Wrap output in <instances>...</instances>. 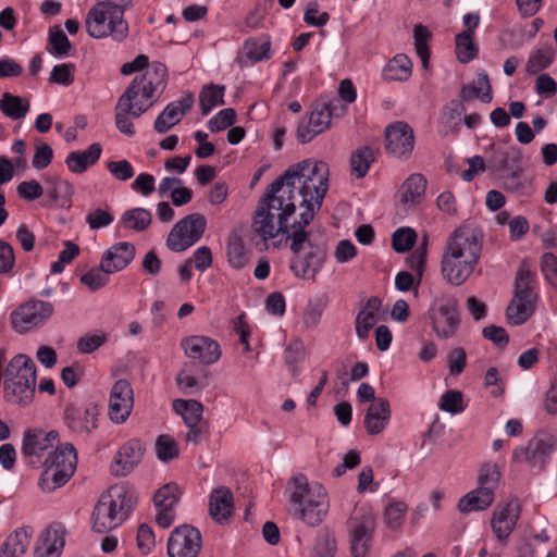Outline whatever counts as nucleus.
I'll use <instances>...</instances> for the list:
<instances>
[{
  "label": "nucleus",
  "mask_w": 557,
  "mask_h": 557,
  "mask_svg": "<svg viewBox=\"0 0 557 557\" xmlns=\"http://www.w3.org/2000/svg\"><path fill=\"white\" fill-rule=\"evenodd\" d=\"M478 262L466 260L465 258H455L442 256L441 271L444 280L454 285L460 286L472 274Z\"/></svg>",
  "instance_id": "24"
},
{
  "label": "nucleus",
  "mask_w": 557,
  "mask_h": 557,
  "mask_svg": "<svg viewBox=\"0 0 557 557\" xmlns=\"http://www.w3.org/2000/svg\"><path fill=\"white\" fill-rule=\"evenodd\" d=\"M440 409L450 413H459L465 410L463 396L459 391H447L441 398Z\"/></svg>",
  "instance_id": "56"
},
{
  "label": "nucleus",
  "mask_w": 557,
  "mask_h": 557,
  "mask_svg": "<svg viewBox=\"0 0 557 557\" xmlns=\"http://www.w3.org/2000/svg\"><path fill=\"white\" fill-rule=\"evenodd\" d=\"M107 341L104 333L85 334L77 341V349L82 354H91Z\"/></svg>",
  "instance_id": "59"
},
{
  "label": "nucleus",
  "mask_w": 557,
  "mask_h": 557,
  "mask_svg": "<svg viewBox=\"0 0 557 557\" xmlns=\"http://www.w3.org/2000/svg\"><path fill=\"white\" fill-rule=\"evenodd\" d=\"M137 547L144 554H149L156 544L152 529L148 524H140L137 531Z\"/></svg>",
  "instance_id": "62"
},
{
  "label": "nucleus",
  "mask_w": 557,
  "mask_h": 557,
  "mask_svg": "<svg viewBox=\"0 0 557 557\" xmlns=\"http://www.w3.org/2000/svg\"><path fill=\"white\" fill-rule=\"evenodd\" d=\"M209 511L216 521L224 520L232 515L233 494L230 488L220 486L211 492Z\"/></svg>",
  "instance_id": "33"
},
{
  "label": "nucleus",
  "mask_w": 557,
  "mask_h": 557,
  "mask_svg": "<svg viewBox=\"0 0 557 557\" xmlns=\"http://www.w3.org/2000/svg\"><path fill=\"white\" fill-rule=\"evenodd\" d=\"M207 220L201 213H191L180 220L168 235L170 250L181 252L196 244L203 235Z\"/></svg>",
  "instance_id": "11"
},
{
  "label": "nucleus",
  "mask_w": 557,
  "mask_h": 557,
  "mask_svg": "<svg viewBox=\"0 0 557 557\" xmlns=\"http://www.w3.org/2000/svg\"><path fill=\"white\" fill-rule=\"evenodd\" d=\"M114 218L108 209H95L86 215V222L91 230L106 227L113 222Z\"/></svg>",
  "instance_id": "60"
},
{
  "label": "nucleus",
  "mask_w": 557,
  "mask_h": 557,
  "mask_svg": "<svg viewBox=\"0 0 557 557\" xmlns=\"http://www.w3.org/2000/svg\"><path fill=\"white\" fill-rule=\"evenodd\" d=\"M135 257V246L121 242L111 246L102 256L101 268L107 273H115L125 269Z\"/></svg>",
  "instance_id": "27"
},
{
  "label": "nucleus",
  "mask_w": 557,
  "mask_h": 557,
  "mask_svg": "<svg viewBox=\"0 0 557 557\" xmlns=\"http://www.w3.org/2000/svg\"><path fill=\"white\" fill-rule=\"evenodd\" d=\"M288 484L290 516L307 525H319L329 511L326 491L321 485L311 486L304 474L293 476Z\"/></svg>",
  "instance_id": "4"
},
{
  "label": "nucleus",
  "mask_w": 557,
  "mask_h": 557,
  "mask_svg": "<svg viewBox=\"0 0 557 557\" xmlns=\"http://www.w3.org/2000/svg\"><path fill=\"white\" fill-rule=\"evenodd\" d=\"M134 0H98L88 11L85 20L87 34L96 39L111 37L121 42L128 36L125 11Z\"/></svg>",
  "instance_id": "3"
},
{
  "label": "nucleus",
  "mask_w": 557,
  "mask_h": 557,
  "mask_svg": "<svg viewBox=\"0 0 557 557\" xmlns=\"http://www.w3.org/2000/svg\"><path fill=\"white\" fill-rule=\"evenodd\" d=\"M481 250L479 232L469 226H461L448 236L443 255L479 262Z\"/></svg>",
  "instance_id": "12"
},
{
  "label": "nucleus",
  "mask_w": 557,
  "mask_h": 557,
  "mask_svg": "<svg viewBox=\"0 0 557 557\" xmlns=\"http://www.w3.org/2000/svg\"><path fill=\"white\" fill-rule=\"evenodd\" d=\"M144 450L145 447L140 441L131 440L126 442L116 453L114 465L112 466L113 474L117 476L128 474L139 463Z\"/></svg>",
  "instance_id": "25"
},
{
  "label": "nucleus",
  "mask_w": 557,
  "mask_h": 557,
  "mask_svg": "<svg viewBox=\"0 0 557 557\" xmlns=\"http://www.w3.org/2000/svg\"><path fill=\"white\" fill-rule=\"evenodd\" d=\"M181 346L188 358L197 359L207 366L215 363L221 357L219 343L208 336H187L182 339Z\"/></svg>",
  "instance_id": "19"
},
{
  "label": "nucleus",
  "mask_w": 557,
  "mask_h": 557,
  "mask_svg": "<svg viewBox=\"0 0 557 557\" xmlns=\"http://www.w3.org/2000/svg\"><path fill=\"white\" fill-rule=\"evenodd\" d=\"M136 497L124 484L111 486L96 504L91 522L94 531L107 533L123 523L131 513Z\"/></svg>",
  "instance_id": "5"
},
{
  "label": "nucleus",
  "mask_w": 557,
  "mask_h": 557,
  "mask_svg": "<svg viewBox=\"0 0 557 557\" xmlns=\"http://www.w3.org/2000/svg\"><path fill=\"white\" fill-rule=\"evenodd\" d=\"M329 166L322 161L304 160L290 165L267 188L259 200L251 224L264 242L286 236L293 252L289 269L302 280L315 281L327 255L326 237L307 231L327 191Z\"/></svg>",
  "instance_id": "1"
},
{
  "label": "nucleus",
  "mask_w": 557,
  "mask_h": 557,
  "mask_svg": "<svg viewBox=\"0 0 557 557\" xmlns=\"http://www.w3.org/2000/svg\"><path fill=\"white\" fill-rule=\"evenodd\" d=\"M382 301L379 297H370L356 317V333L361 339L369 337L370 331L380 320Z\"/></svg>",
  "instance_id": "29"
},
{
  "label": "nucleus",
  "mask_w": 557,
  "mask_h": 557,
  "mask_svg": "<svg viewBox=\"0 0 557 557\" xmlns=\"http://www.w3.org/2000/svg\"><path fill=\"white\" fill-rule=\"evenodd\" d=\"M74 69L75 65L72 63H62L55 65L50 73V83L64 86L71 85L74 82Z\"/></svg>",
  "instance_id": "58"
},
{
  "label": "nucleus",
  "mask_w": 557,
  "mask_h": 557,
  "mask_svg": "<svg viewBox=\"0 0 557 557\" xmlns=\"http://www.w3.org/2000/svg\"><path fill=\"white\" fill-rule=\"evenodd\" d=\"M373 161L374 154L369 147L357 149L350 157L351 173L357 178H362L368 173Z\"/></svg>",
  "instance_id": "47"
},
{
  "label": "nucleus",
  "mask_w": 557,
  "mask_h": 557,
  "mask_svg": "<svg viewBox=\"0 0 557 557\" xmlns=\"http://www.w3.org/2000/svg\"><path fill=\"white\" fill-rule=\"evenodd\" d=\"M17 195L27 201L38 199L44 194V188L36 180L24 181L17 185Z\"/></svg>",
  "instance_id": "63"
},
{
  "label": "nucleus",
  "mask_w": 557,
  "mask_h": 557,
  "mask_svg": "<svg viewBox=\"0 0 557 557\" xmlns=\"http://www.w3.org/2000/svg\"><path fill=\"white\" fill-rule=\"evenodd\" d=\"M58 444L59 433L57 431L29 429L24 433L22 451L27 457L40 458Z\"/></svg>",
  "instance_id": "23"
},
{
  "label": "nucleus",
  "mask_w": 557,
  "mask_h": 557,
  "mask_svg": "<svg viewBox=\"0 0 557 557\" xmlns=\"http://www.w3.org/2000/svg\"><path fill=\"white\" fill-rule=\"evenodd\" d=\"M168 69L154 62L146 72L136 76L115 107V124L120 132L132 136L134 125L128 115L139 117L151 108L166 87Z\"/></svg>",
  "instance_id": "2"
},
{
  "label": "nucleus",
  "mask_w": 557,
  "mask_h": 557,
  "mask_svg": "<svg viewBox=\"0 0 557 557\" xmlns=\"http://www.w3.org/2000/svg\"><path fill=\"white\" fill-rule=\"evenodd\" d=\"M431 33L428 29V27L423 26L422 24L414 25L413 28V38H414V46L416 51L419 58L421 59V63L423 69H429V62H430V48L429 42L431 40Z\"/></svg>",
  "instance_id": "45"
},
{
  "label": "nucleus",
  "mask_w": 557,
  "mask_h": 557,
  "mask_svg": "<svg viewBox=\"0 0 557 557\" xmlns=\"http://www.w3.org/2000/svg\"><path fill=\"white\" fill-rule=\"evenodd\" d=\"M49 46L51 47L49 51L55 55H65L72 48L67 36L60 28V26H54L50 29Z\"/></svg>",
  "instance_id": "51"
},
{
  "label": "nucleus",
  "mask_w": 557,
  "mask_h": 557,
  "mask_svg": "<svg viewBox=\"0 0 557 557\" xmlns=\"http://www.w3.org/2000/svg\"><path fill=\"white\" fill-rule=\"evenodd\" d=\"M428 317L432 331L437 338H453L461 322L458 311V300L453 296L435 298L428 311Z\"/></svg>",
  "instance_id": "10"
},
{
  "label": "nucleus",
  "mask_w": 557,
  "mask_h": 557,
  "mask_svg": "<svg viewBox=\"0 0 557 557\" xmlns=\"http://www.w3.org/2000/svg\"><path fill=\"white\" fill-rule=\"evenodd\" d=\"M50 302L33 299L20 305L11 313V324L18 333H25L46 322L53 314Z\"/></svg>",
  "instance_id": "13"
},
{
  "label": "nucleus",
  "mask_w": 557,
  "mask_h": 557,
  "mask_svg": "<svg viewBox=\"0 0 557 557\" xmlns=\"http://www.w3.org/2000/svg\"><path fill=\"white\" fill-rule=\"evenodd\" d=\"M500 475V470L495 462H485L479 471V486L494 493L499 484Z\"/></svg>",
  "instance_id": "49"
},
{
  "label": "nucleus",
  "mask_w": 557,
  "mask_h": 557,
  "mask_svg": "<svg viewBox=\"0 0 557 557\" xmlns=\"http://www.w3.org/2000/svg\"><path fill=\"white\" fill-rule=\"evenodd\" d=\"M32 534L28 528H20L9 534L0 546V557H22L30 544Z\"/></svg>",
  "instance_id": "32"
},
{
  "label": "nucleus",
  "mask_w": 557,
  "mask_h": 557,
  "mask_svg": "<svg viewBox=\"0 0 557 557\" xmlns=\"http://www.w3.org/2000/svg\"><path fill=\"white\" fill-rule=\"evenodd\" d=\"M271 42L268 38H250L245 41L244 53L251 62L270 58Z\"/></svg>",
  "instance_id": "44"
},
{
  "label": "nucleus",
  "mask_w": 557,
  "mask_h": 557,
  "mask_svg": "<svg viewBox=\"0 0 557 557\" xmlns=\"http://www.w3.org/2000/svg\"><path fill=\"white\" fill-rule=\"evenodd\" d=\"M414 148L412 128L404 122H396L385 129V150L400 160H407Z\"/></svg>",
  "instance_id": "16"
},
{
  "label": "nucleus",
  "mask_w": 557,
  "mask_h": 557,
  "mask_svg": "<svg viewBox=\"0 0 557 557\" xmlns=\"http://www.w3.org/2000/svg\"><path fill=\"white\" fill-rule=\"evenodd\" d=\"M98 407L94 404L66 406L64 420L69 429L79 435H89L98 424Z\"/></svg>",
  "instance_id": "18"
},
{
  "label": "nucleus",
  "mask_w": 557,
  "mask_h": 557,
  "mask_svg": "<svg viewBox=\"0 0 557 557\" xmlns=\"http://www.w3.org/2000/svg\"><path fill=\"white\" fill-rule=\"evenodd\" d=\"M426 190V178L420 173L411 174L398 190L399 202L412 207L421 202Z\"/></svg>",
  "instance_id": "31"
},
{
  "label": "nucleus",
  "mask_w": 557,
  "mask_h": 557,
  "mask_svg": "<svg viewBox=\"0 0 557 557\" xmlns=\"http://www.w3.org/2000/svg\"><path fill=\"white\" fill-rule=\"evenodd\" d=\"M133 408V388L126 380H119L111 389L109 417L115 423L124 422Z\"/></svg>",
  "instance_id": "21"
},
{
  "label": "nucleus",
  "mask_w": 557,
  "mask_h": 557,
  "mask_svg": "<svg viewBox=\"0 0 557 557\" xmlns=\"http://www.w3.org/2000/svg\"><path fill=\"white\" fill-rule=\"evenodd\" d=\"M156 453L160 460L170 461L178 457L177 443L169 435H160L156 441Z\"/></svg>",
  "instance_id": "54"
},
{
  "label": "nucleus",
  "mask_w": 557,
  "mask_h": 557,
  "mask_svg": "<svg viewBox=\"0 0 557 557\" xmlns=\"http://www.w3.org/2000/svg\"><path fill=\"white\" fill-rule=\"evenodd\" d=\"M50 187L47 189V196L51 202L62 205L70 203L74 194L73 185L64 180L54 177L49 181Z\"/></svg>",
  "instance_id": "46"
},
{
  "label": "nucleus",
  "mask_w": 557,
  "mask_h": 557,
  "mask_svg": "<svg viewBox=\"0 0 557 557\" xmlns=\"http://www.w3.org/2000/svg\"><path fill=\"white\" fill-rule=\"evenodd\" d=\"M462 101H470L473 98H480L482 102L490 103L492 101V87L486 73L478 75L472 85H466L460 90Z\"/></svg>",
  "instance_id": "36"
},
{
  "label": "nucleus",
  "mask_w": 557,
  "mask_h": 557,
  "mask_svg": "<svg viewBox=\"0 0 557 557\" xmlns=\"http://www.w3.org/2000/svg\"><path fill=\"white\" fill-rule=\"evenodd\" d=\"M494 493L486 488L478 486L475 490L465 495L458 503V509L461 512H470L474 510H484L494 502Z\"/></svg>",
  "instance_id": "35"
},
{
  "label": "nucleus",
  "mask_w": 557,
  "mask_h": 557,
  "mask_svg": "<svg viewBox=\"0 0 557 557\" xmlns=\"http://www.w3.org/2000/svg\"><path fill=\"white\" fill-rule=\"evenodd\" d=\"M107 169L113 177L122 182L134 176V169L127 160L109 161Z\"/></svg>",
  "instance_id": "61"
},
{
  "label": "nucleus",
  "mask_w": 557,
  "mask_h": 557,
  "mask_svg": "<svg viewBox=\"0 0 557 557\" xmlns=\"http://www.w3.org/2000/svg\"><path fill=\"white\" fill-rule=\"evenodd\" d=\"M553 59L554 51L552 47L540 48L529 57L525 70L529 74H536L549 66L553 62Z\"/></svg>",
  "instance_id": "48"
},
{
  "label": "nucleus",
  "mask_w": 557,
  "mask_h": 557,
  "mask_svg": "<svg viewBox=\"0 0 557 557\" xmlns=\"http://www.w3.org/2000/svg\"><path fill=\"white\" fill-rule=\"evenodd\" d=\"M449 372L451 375L460 374L467 364V354L461 347H456L447 356Z\"/></svg>",
  "instance_id": "64"
},
{
  "label": "nucleus",
  "mask_w": 557,
  "mask_h": 557,
  "mask_svg": "<svg viewBox=\"0 0 557 557\" xmlns=\"http://www.w3.org/2000/svg\"><path fill=\"white\" fill-rule=\"evenodd\" d=\"M29 110V102L20 96L4 92L0 98V111L12 120L23 119Z\"/></svg>",
  "instance_id": "39"
},
{
  "label": "nucleus",
  "mask_w": 557,
  "mask_h": 557,
  "mask_svg": "<svg viewBox=\"0 0 557 557\" xmlns=\"http://www.w3.org/2000/svg\"><path fill=\"white\" fill-rule=\"evenodd\" d=\"M76 463V450L72 444L57 447L53 453H49L39 480L41 490L51 492L64 485L74 474Z\"/></svg>",
  "instance_id": "8"
},
{
  "label": "nucleus",
  "mask_w": 557,
  "mask_h": 557,
  "mask_svg": "<svg viewBox=\"0 0 557 557\" xmlns=\"http://www.w3.org/2000/svg\"><path fill=\"white\" fill-rule=\"evenodd\" d=\"M333 113V102L314 106L308 120L298 124L297 139L302 144L311 141L315 136L330 127Z\"/></svg>",
  "instance_id": "17"
},
{
  "label": "nucleus",
  "mask_w": 557,
  "mask_h": 557,
  "mask_svg": "<svg viewBox=\"0 0 557 557\" xmlns=\"http://www.w3.org/2000/svg\"><path fill=\"white\" fill-rule=\"evenodd\" d=\"M194 95L186 92L181 99L170 102L156 119L153 128L159 134L166 133L178 124L194 106Z\"/></svg>",
  "instance_id": "22"
},
{
  "label": "nucleus",
  "mask_w": 557,
  "mask_h": 557,
  "mask_svg": "<svg viewBox=\"0 0 557 557\" xmlns=\"http://www.w3.org/2000/svg\"><path fill=\"white\" fill-rule=\"evenodd\" d=\"M236 121V112L232 108L221 110L216 115L211 117L208 122L209 129L212 133H218L230 126Z\"/></svg>",
  "instance_id": "57"
},
{
  "label": "nucleus",
  "mask_w": 557,
  "mask_h": 557,
  "mask_svg": "<svg viewBox=\"0 0 557 557\" xmlns=\"http://www.w3.org/2000/svg\"><path fill=\"white\" fill-rule=\"evenodd\" d=\"M64 547V530L59 527L47 528L38 539L35 557H60Z\"/></svg>",
  "instance_id": "28"
},
{
  "label": "nucleus",
  "mask_w": 557,
  "mask_h": 557,
  "mask_svg": "<svg viewBox=\"0 0 557 557\" xmlns=\"http://www.w3.org/2000/svg\"><path fill=\"white\" fill-rule=\"evenodd\" d=\"M412 63L405 54H397L385 65L383 76L386 81H407L411 75Z\"/></svg>",
  "instance_id": "38"
},
{
  "label": "nucleus",
  "mask_w": 557,
  "mask_h": 557,
  "mask_svg": "<svg viewBox=\"0 0 557 557\" xmlns=\"http://www.w3.org/2000/svg\"><path fill=\"white\" fill-rule=\"evenodd\" d=\"M417 234L410 227L398 228L392 236V246L397 252L411 249L416 243Z\"/></svg>",
  "instance_id": "52"
},
{
  "label": "nucleus",
  "mask_w": 557,
  "mask_h": 557,
  "mask_svg": "<svg viewBox=\"0 0 557 557\" xmlns=\"http://www.w3.org/2000/svg\"><path fill=\"white\" fill-rule=\"evenodd\" d=\"M391 418L389 403L385 398H377L371 404L364 417V428L371 435L383 432Z\"/></svg>",
  "instance_id": "30"
},
{
  "label": "nucleus",
  "mask_w": 557,
  "mask_h": 557,
  "mask_svg": "<svg viewBox=\"0 0 557 557\" xmlns=\"http://www.w3.org/2000/svg\"><path fill=\"white\" fill-rule=\"evenodd\" d=\"M36 389V366L26 355H16L4 373V398L20 406L32 403Z\"/></svg>",
  "instance_id": "6"
},
{
  "label": "nucleus",
  "mask_w": 557,
  "mask_h": 557,
  "mask_svg": "<svg viewBox=\"0 0 557 557\" xmlns=\"http://www.w3.org/2000/svg\"><path fill=\"white\" fill-rule=\"evenodd\" d=\"M226 256L230 265L235 270L245 268L249 262V253L245 248L243 239L233 234L230 236L226 246Z\"/></svg>",
  "instance_id": "40"
},
{
  "label": "nucleus",
  "mask_w": 557,
  "mask_h": 557,
  "mask_svg": "<svg viewBox=\"0 0 557 557\" xmlns=\"http://www.w3.org/2000/svg\"><path fill=\"white\" fill-rule=\"evenodd\" d=\"M121 223L128 230L141 232L151 223V213L144 208H134L123 213Z\"/></svg>",
  "instance_id": "42"
},
{
  "label": "nucleus",
  "mask_w": 557,
  "mask_h": 557,
  "mask_svg": "<svg viewBox=\"0 0 557 557\" xmlns=\"http://www.w3.org/2000/svg\"><path fill=\"white\" fill-rule=\"evenodd\" d=\"M180 498L181 491L175 483L165 484L156 492L153 502L157 508L156 522L159 527L166 529L174 522V507Z\"/></svg>",
  "instance_id": "20"
},
{
  "label": "nucleus",
  "mask_w": 557,
  "mask_h": 557,
  "mask_svg": "<svg viewBox=\"0 0 557 557\" xmlns=\"http://www.w3.org/2000/svg\"><path fill=\"white\" fill-rule=\"evenodd\" d=\"M337 549V543L334 534L323 529L318 534L313 557H334Z\"/></svg>",
  "instance_id": "50"
},
{
  "label": "nucleus",
  "mask_w": 557,
  "mask_h": 557,
  "mask_svg": "<svg viewBox=\"0 0 557 557\" xmlns=\"http://www.w3.org/2000/svg\"><path fill=\"white\" fill-rule=\"evenodd\" d=\"M202 537L198 529L183 524L175 528L168 540L169 557H198Z\"/></svg>",
  "instance_id": "14"
},
{
  "label": "nucleus",
  "mask_w": 557,
  "mask_h": 557,
  "mask_svg": "<svg viewBox=\"0 0 557 557\" xmlns=\"http://www.w3.org/2000/svg\"><path fill=\"white\" fill-rule=\"evenodd\" d=\"M456 54L461 63H468L476 57L473 32H462L456 36Z\"/></svg>",
  "instance_id": "43"
},
{
  "label": "nucleus",
  "mask_w": 557,
  "mask_h": 557,
  "mask_svg": "<svg viewBox=\"0 0 557 557\" xmlns=\"http://www.w3.org/2000/svg\"><path fill=\"white\" fill-rule=\"evenodd\" d=\"M173 409L183 417L187 426H197L201 421L203 406L198 400L175 399L173 401Z\"/></svg>",
  "instance_id": "37"
},
{
  "label": "nucleus",
  "mask_w": 557,
  "mask_h": 557,
  "mask_svg": "<svg viewBox=\"0 0 557 557\" xmlns=\"http://www.w3.org/2000/svg\"><path fill=\"white\" fill-rule=\"evenodd\" d=\"M223 85H209L203 87L199 95L200 109L203 115H207L214 107L224 104Z\"/></svg>",
  "instance_id": "41"
},
{
  "label": "nucleus",
  "mask_w": 557,
  "mask_h": 557,
  "mask_svg": "<svg viewBox=\"0 0 557 557\" xmlns=\"http://www.w3.org/2000/svg\"><path fill=\"white\" fill-rule=\"evenodd\" d=\"M556 438L548 433H537L529 441L527 446L518 447L512 453V459L517 462H525L532 467L542 468L546 458L556 448Z\"/></svg>",
  "instance_id": "15"
},
{
  "label": "nucleus",
  "mask_w": 557,
  "mask_h": 557,
  "mask_svg": "<svg viewBox=\"0 0 557 557\" xmlns=\"http://www.w3.org/2000/svg\"><path fill=\"white\" fill-rule=\"evenodd\" d=\"M110 274L111 273H107L100 264L99 268H92L83 274L81 276V283L91 292H96L108 284Z\"/></svg>",
  "instance_id": "53"
},
{
  "label": "nucleus",
  "mask_w": 557,
  "mask_h": 557,
  "mask_svg": "<svg viewBox=\"0 0 557 557\" xmlns=\"http://www.w3.org/2000/svg\"><path fill=\"white\" fill-rule=\"evenodd\" d=\"M352 557H367L372 545L375 517L367 506H356L347 521Z\"/></svg>",
  "instance_id": "9"
},
{
  "label": "nucleus",
  "mask_w": 557,
  "mask_h": 557,
  "mask_svg": "<svg viewBox=\"0 0 557 557\" xmlns=\"http://www.w3.org/2000/svg\"><path fill=\"white\" fill-rule=\"evenodd\" d=\"M102 152L101 145L91 144L85 151H72L67 154L65 163L73 173H83L88 166L94 165Z\"/></svg>",
  "instance_id": "34"
},
{
  "label": "nucleus",
  "mask_w": 557,
  "mask_h": 557,
  "mask_svg": "<svg viewBox=\"0 0 557 557\" xmlns=\"http://www.w3.org/2000/svg\"><path fill=\"white\" fill-rule=\"evenodd\" d=\"M520 516V505L516 500L495 509L492 518V529L499 541H505L513 531Z\"/></svg>",
  "instance_id": "26"
},
{
  "label": "nucleus",
  "mask_w": 557,
  "mask_h": 557,
  "mask_svg": "<svg viewBox=\"0 0 557 557\" xmlns=\"http://www.w3.org/2000/svg\"><path fill=\"white\" fill-rule=\"evenodd\" d=\"M408 506L403 502L388 505L384 512V521L389 529H397L403 523Z\"/></svg>",
  "instance_id": "55"
},
{
  "label": "nucleus",
  "mask_w": 557,
  "mask_h": 557,
  "mask_svg": "<svg viewBox=\"0 0 557 557\" xmlns=\"http://www.w3.org/2000/svg\"><path fill=\"white\" fill-rule=\"evenodd\" d=\"M534 284V274L525 267H520L516 274L513 298L506 309L511 325L523 324L534 313L537 299Z\"/></svg>",
  "instance_id": "7"
}]
</instances>
